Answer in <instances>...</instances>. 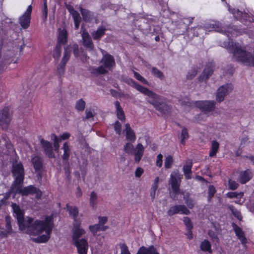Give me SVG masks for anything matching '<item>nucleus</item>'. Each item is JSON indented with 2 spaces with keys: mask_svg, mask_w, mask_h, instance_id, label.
I'll list each match as a JSON object with an SVG mask.
<instances>
[{
  "mask_svg": "<svg viewBox=\"0 0 254 254\" xmlns=\"http://www.w3.org/2000/svg\"><path fill=\"white\" fill-rule=\"evenodd\" d=\"M125 127L126 128L124 131L126 132L127 140L131 142H134L136 139V136L134 131L131 128L129 124H126Z\"/></svg>",
  "mask_w": 254,
  "mask_h": 254,
  "instance_id": "27",
  "label": "nucleus"
},
{
  "mask_svg": "<svg viewBox=\"0 0 254 254\" xmlns=\"http://www.w3.org/2000/svg\"><path fill=\"white\" fill-rule=\"evenodd\" d=\"M48 8L46 1L44 3V9L43 11V17L44 20H46L47 18Z\"/></svg>",
  "mask_w": 254,
  "mask_h": 254,
  "instance_id": "62",
  "label": "nucleus"
},
{
  "mask_svg": "<svg viewBox=\"0 0 254 254\" xmlns=\"http://www.w3.org/2000/svg\"><path fill=\"white\" fill-rule=\"evenodd\" d=\"M11 207L20 230L25 231L26 233L33 236L39 235L43 231H45V235H42L36 238H32V241L37 243H42L49 240L54 225L52 218L47 216L44 220L35 221L30 217L24 219V212L18 205L12 203Z\"/></svg>",
  "mask_w": 254,
  "mask_h": 254,
  "instance_id": "1",
  "label": "nucleus"
},
{
  "mask_svg": "<svg viewBox=\"0 0 254 254\" xmlns=\"http://www.w3.org/2000/svg\"><path fill=\"white\" fill-rule=\"evenodd\" d=\"M173 158L171 156L169 155L167 156L165 159V163L164 166L166 169H169L171 167L172 164L173 163Z\"/></svg>",
  "mask_w": 254,
  "mask_h": 254,
  "instance_id": "51",
  "label": "nucleus"
},
{
  "mask_svg": "<svg viewBox=\"0 0 254 254\" xmlns=\"http://www.w3.org/2000/svg\"><path fill=\"white\" fill-rule=\"evenodd\" d=\"M11 173L14 177L12 187L23 183L25 173L23 165L21 162H15L12 164Z\"/></svg>",
  "mask_w": 254,
  "mask_h": 254,
  "instance_id": "5",
  "label": "nucleus"
},
{
  "mask_svg": "<svg viewBox=\"0 0 254 254\" xmlns=\"http://www.w3.org/2000/svg\"><path fill=\"white\" fill-rule=\"evenodd\" d=\"M103 58L100 63L103 64L106 68L112 70L113 68L115 66L116 63L115 59L113 56L107 53L105 51L102 50Z\"/></svg>",
  "mask_w": 254,
  "mask_h": 254,
  "instance_id": "13",
  "label": "nucleus"
},
{
  "mask_svg": "<svg viewBox=\"0 0 254 254\" xmlns=\"http://www.w3.org/2000/svg\"><path fill=\"white\" fill-rule=\"evenodd\" d=\"M70 136V134L68 132L64 133L63 134L60 135L58 137V139H60V141H62L63 140H65L68 139Z\"/></svg>",
  "mask_w": 254,
  "mask_h": 254,
  "instance_id": "63",
  "label": "nucleus"
},
{
  "mask_svg": "<svg viewBox=\"0 0 254 254\" xmlns=\"http://www.w3.org/2000/svg\"><path fill=\"white\" fill-rule=\"evenodd\" d=\"M136 254H160L156 249L153 246H151L148 248L141 247L138 250Z\"/></svg>",
  "mask_w": 254,
  "mask_h": 254,
  "instance_id": "29",
  "label": "nucleus"
},
{
  "mask_svg": "<svg viewBox=\"0 0 254 254\" xmlns=\"http://www.w3.org/2000/svg\"><path fill=\"white\" fill-rule=\"evenodd\" d=\"M244 194L243 192L238 193L237 192H229L227 193V196L229 198H238L240 196L241 197Z\"/></svg>",
  "mask_w": 254,
  "mask_h": 254,
  "instance_id": "53",
  "label": "nucleus"
},
{
  "mask_svg": "<svg viewBox=\"0 0 254 254\" xmlns=\"http://www.w3.org/2000/svg\"><path fill=\"white\" fill-rule=\"evenodd\" d=\"M61 53L62 45L57 43L53 51L54 58L57 60H59V59L61 57Z\"/></svg>",
  "mask_w": 254,
  "mask_h": 254,
  "instance_id": "43",
  "label": "nucleus"
},
{
  "mask_svg": "<svg viewBox=\"0 0 254 254\" xmlns=\"http://www.w3.org/2000/svg\"><path fill=\"white\" fill-rule=\"evenodd\" d=\"M32 6L29 5L25 13L19 18V22L23 29H26L30 25Z\"/></svg>",
  "mask_w": 254,
  "mask_h": 254,
  "instance_id": "16",
  "label": "nucleus"
},
{
  "mask_svg": "<svg viewBox=\"0 0 254 254\" xmlns=\"http://www.w3.org/2000/svg\"><path fill=\"white\" fill-rule=\"evenodd\" d=\"M71 49V50H73V54L75 57H78L79 55V51L78 45L77 44H74L72 46L69 45Z\"/></svg>",
  "mask_w": 254,
  "mask_h": 254,
  "instance_id": "54",
  "label": "nucleus"
},
{
  "mask_svg": "<svg viewBox=\"0 0 254 254\" xmlns=\"http://www.w3.org/2000/svg\"><path fill=\"white\" fill-rule=\"evenodd\" d=\"M187 207L190 209H192L195 205V202L192 198H190L187 201H185Z\"/></svg>",
  "mask_w": 254,
  "mask_h": 254,
  "instance_id": "59",
  "label": "nucleus"
},
{
  "mask_svg": "<svg viewBox=\"0 0 254 254\" xmlns=\"http://www.w3.org/2000/svg\"><path fill=\"white\" fill-rule=\"evenodd\" d=\"M211 245L210 242L207 240H205L203 242H201L200 244V249L203 252H208L209 253L211 252Z\"/></svg>",
  "mask_w": 254,
  "mask_h": 254,
  "instance_id": "42",
  "label": "nucleus"
},
{
  "mask_svg": "<svg viewBox=\"0 0 254 254\" xmlns=\"http://www.w3.org/2000/svg\"><path fill=\"white\" fill-rule=\"evenodd\" d=\"M79 10L83 19L85 22H91L95 18L94 12L87 9L83 8L80 6L79 7Z\"/></svg>",
  "mask_w": 254,
  "mask_h": 254,
  "instance_id": "24",
  "label": "nucleus"
},
{
  "mask_svg": "<svg viewBox=\"0 0 254 254\" xmlns=\"http://www.w3.org/2000/svg\"><path fill=\"white\" fill-rule=\"evenodd\" d=\"M108 72V70L103 65H100L92 69L91 73L96 75L99 74H106Z\"/></svg>",
  "mask_w": 254,
  "mask_h": 254,
  "instance_id": "39",
  "label": "nucleus"
},
{
  "mask_svg": "<svg viewBox=\"0 0 254 254\" xmlns=\"http://www.w3.org/2000/svg\"><path fill=\"white\" fill-rule=\"evenodd\" d=\"M233 89V86L232 84L227 83L221 86L217 90L216 100L218 103L222 102L228 94L231 93Z\"/></svg>",
  "mask_w": 254,
  "mask_h": 254,
  "instance_id": "10",
  "label": "nucleus"
},
{
  "mask_svg": "<svg viewBox=\"0 0 254 254\" xmlns=\"http://www.w3.org/2000/svg\"><path fill=\"white\" fill-rule=\"evenodd\" d=\"M114 129L116 133L120 134L122 131V127L121 123L117 121L114 124Z\"/></svg>",
  "mask_w": 254,
  "mask_h": 254,
  "instance_id": "58",
  "label": "nucleus"
},
{
  "mask_svg": "<svg viewBox=\"0 0 254 254\" xmlns=\"http://www.w3.org/2000/svg\"><path fill=\"white\" fill-rule=\"evenodd\" d=\"M5 229L4 231L0 232V236L2 238H6L8 235L13 233L11 224V217L9 215L5 217Z\"/></svg>",
  "mask_w": 254,
  "mask_h": 254,
  "instance_id": "22",
  "label": "nucleus"
},
{
  "mask_svg": "<svg viewBox=\"0 0 254 254\" xmlns=\"http://www.w3.org/2000/svg\"><path fill=\"white\" fill-rule=\"evenodd\" d=\"M81 35L84 46L86 47L89 51H93L94 48V46L88 32L86 30H84Z\"/></svg>",
  "mask_w": 254,
  "mask_h": 254,
  "instance_id": "21",
  "label": "nucleus"
},
{
  "mask_svg": "<svg viewBox=\"0 0 254 254\" xmlns=\"http://www.w3.org/2000/svg\"><path fill=\"white\" fill-rule=\"evenodd\" d=\"M216 193V190L213 185H210L208 187V197L211 199Z\"/></svg>",
  "mask_w": 254,
  "mask_h": 254,
  "instance_id": "55",
  "label": "nucleus"
},
{
  "mask_svg": "<svg viewBox=\"0 0 254 254\" xmlns=\"http://www.w3.org/2000/svg\"><path fill=\"white\" fill-rule=\"evenodd\" d=\"M178 213L189 215L190 214V211L185 205H176L170 207L167 211L169 216H172Z\"/></svg>",
  "mask_w": 254,
  "mask_h": 254,
  "instance_id": "15",
  "label": "nucleus"
},
{
  "mask_svg": "<svg viewBox=\"0 0 254 254\" xmlns=\"http://www.w3.org/2000/svg\"><path fill=\"white\" fill-rule=\"evenodd\" d=\"M239 177L238 181L242 184H245L249 182L253 177V173L251 170L247 169L245 171H237Z\"/></svg>",
  "mask_w": 254,
  "mask_h": 254,
  "instance_id": "19",
  "label": "nucleus"
},
{
  "mask_svg": "<svg viewBox=\"0 0 254 254\" xmlns=\"http://www.w3.org/2000/svg\"><path fill=\"white\" fill-rule=\"evenodd\" d=\"M67 211L69 214L72 216V218L75 221L78 215V209L76 206H70L68 203L66 204Z\"/></svg>",
  "mask_w": 254,
  "mask_h": 254,
  "instance_id": "36",
  "label": "nucleus"
},
{
  "mask_svg": "<svg viewBox=\"0 0 254 254\" xmlns=\"http://www.w3.org/2000/svg\"><path fill=\"white\" fill-rule=\"evenodd\" d=\"M192 165V162L191 161H188L186 162V164L184 165L183 166V170L185 178L187 180H189L191 178Z\"/></svg>",
  "mask_w": 254,
  "mask_h": 254,
  "instance_id": "30",
  "label": "nucleus"
},
{
  "mask_svg": "<svg viewBox=\"0 0 254 254\" xmlns=\"http://www.w3.org/2000/svg\"><path fill=\"white\" fill-rule=\"evenodd\" d=\"M219 147V143L216 140H213L211 142V146L210 148V151L209 152V156L213 157L217 153Z\"/></svg>",
  "mask_w": 254,
  "mask_h": 254,
  "instance_id": "38",
  "label": "nucleus"
},
{
  "mask_svg": "<svg viewBox=\"0 0 254 254\" xmlns=\"http://www.w3.org/2000/svg\"><path fill=\"white\" fill-rule=\"evenodd\" d=\"M98 224L102 226H105L104 224H106L108 221V218L106 216H99L98 217Z\"/></svg>",
  "mask_w": 254,
  "mask_h": 254,
  "instance_id": "60",
  "label": "nucleus"
},
{
  "mask_svg": "<svg viewBox=\"0 0 254 254\" xmlns=\"http://www.w3.org/2000/svg\"><path fill=\"white\" fill-rule=\"evenodd\" d=\"M58 31L57 43L61 45L65 44L67 42L68 33L67 30L65 28H59Z\"/></svg>",
  "mask_w": 254,
  "mask_h": 254,
  "instance_id": "26",
  "label": "nucleus"
},
{
  "mask_svg": "<svg viewBox=\"0 0 254 254\" xmlns=\"http://www.w3.org/2000/svg\"><path fill=\"white\" fill-rule=\"evenodd\" d=\"M120 249L121 250V254H130L129 253L128 247L125 244H122L120 245Z\"/></svg>",
  "mask_w": 254,
  "mask_h": 254,
  "instance_id": "57",
  "label": "nucleus"
},
{
  "mask_svg": "<svg viewBox=\"0 0 254 254\" xmlns=\"http://www.w3.org/2000/svg\"><path fill=\"white\" fill-rule=\"evenodd\" d=\"M52 136L54 137V147L56 152H59L60 149L59 143L61 142L60 139H58V137L55 134H52Z\"/></svg>",
  "mask_w": 254,
  "mask_h": 254,
  "instance_id": "48",
  "label": "nucleus"
},
{
  "mask_svg": "<svg viewBox=\"0 0 254 254\" xmlns=\"http://www.w3.org/2000/svg\"><path fill=\"white\" fill-rule=\"evenodd\" d=\"M72 244L77 248L79 254H87L88 249V244L86 239H80V240L72 242Z\"/></svg>",
  "mask_w": 254,
  "mask_h": 254,
  "instance_id": "17",
  "label": "nucleus"
},
{
  "mask_svg": "<svg viewBox=\"0 0 254 254\" xmlns=\"http://www.w3.org/2000/svg\"><path fill=\"white\" fill-rule=\"evenodd\" d=\"M182 177V175L180 174L178 171H174L170 175L169 183L171 185L173 192L176 194L180 193V186Z\"/></svg>",
  "mask_w": 254,
  "mask_h": 254,
  "instance_id": "7",
  "label": "nucleus"
},
{
  "mask_svg": "<svg viewBox=\"0 0 254 254\" xmlns=\"http://www.w3.org/2000/svg\"><path fill=\"white\" fill-rule=\"evenodd\" d=\"M120 249L121 250V254H130L129 253L128 247L125 244H122L120 245Z\"/></svg>",
  "mask_w": 254,
  "mask_h": 254,
  "instance_id": "56",
  "label": "nucleus"
},
{
  "mask_svg": "<svg viewBox=\"0 0 254 254\" xmlns=\"http://www.w3.org/2000/svg\"><path fill=\"white\" fill-rule=\"evenodd\" d=\"M162 158L163 155L161 154H159L157 156L156 165L159 167L162 165Z\"/></svg>",
  "mask_w": 254,
  "mask_h": 254,
  "instance_id": "61",
  "label": "nucleus"
},
{
  "mask_svg": "<svg viewBox=\"0 0 254 254\" xmlns=\"http://www.w3.org/2000/svg\"><path fill=\"white\" fill-rule=\"evenodd\" d=\"M106 28L104 27H99L96 31L91 33L93 39L95 40H99L104 34Z\"/></svg>",
  "mask_w": 254,
  "mask_h": 254,
  "instance_id": "33",
  "label": "nucleus"
},
{
  "mask_svg": "<svg viewBox=\"0 0 254 254\" xmlns=\"http://www.w3.org/2000/svg\"><path fill=\"white\" fill-rule=\"evenodd\" d=\"M115 106L116 109L117 116L118 118L122 122H125L126 118L124 112L120 105V103L118 101L115 102Z\"/></svg>",
  "mask_w": 254,
  "mask_h": 254,
  "instance_id": "32",
  "label": "nucleus"
},
{
  "mask_svg": "<svg viewBox=\"0 0 254 254\" xmlns=\"http://www.w3.org/2000/svg\"><path fill=\"white\" fill-rule=\"evenodd\" d=\"M62 149L64 150V154L62 156V159L64 161H67L69 159L70 154V149L69 145L67 142L64 143Z\"/></svg>",
  "mask_w": 254,
  "mask_h": 254,
  "instance_id": "35",
  "label": "nucleus"
},
{
  "mask_svg": "<svg viewBox=\"0 0 254 254\" xmlns=\"http://www.w3.org/2000/svg\"><path fill=\"white\" fill-rule=\"evenodd\" d=\"M133 74H134V77L137 80L140 81L142 83H143L144 84L148 85V82L143 76H142L139 73H138L137 72H136L135 71H133Z\"/></svg>",
  "mask_w": 254,
  "mask_h": 254,
  "instance_id": "49",
  "label": "nucleus"
},
{
  "mask_svg": "<svg viewBox=\"0 0 254 254\" xmlns=\"http://www.w3.org/2000/svg\"><path fill=\"white\" fill-rule=\"evenodd\" d=\"M143 173V170L140 167H138L135 172V176L136 177L139 178Z\"/></svg>",
  "mask_w": 254,
  "mask_h": 254,
  "instance_id": "64",
  "label": "nucleus"
},
{
  "mask_svg": "<svg viewBox=\"0 0 254 254\" xmlns=\"http://www.w3.org/2000/svg\"><path fill=\"white\" fill-rule=\"evenodd\" d=\"M229 11L233 14L234 16L239 20H247L249 17L248 14L246 12H243L240 11L238 9L230 8Z\"/></svg>",
  "mask_w": 254,
  "mask_h": 254,
  "instance_id": "28",
  "label": "nucleus"
},
{
  "mask_svg": "<svg viewBox=\"0 0 254 254\" xmlns=\"http://www.w3.org/2000/svg\"><path fill=\"white\" fill-rule=\"evenodd\" d=\"M215 67V64L213 62H210L207 64L202 73L199 75V76L197 78L198 81L199 82H202L204 81L205 82H207V80L209 78V77L212 75L214 69Z\"/></svg>",
  "mask_w": 254,
  "mask_h": 254,
  "instance_id": "12",
  "label": "nucleus"
},
{
  "mask_svg": "<svg viewBox=\"0 0 254 254\" xmlns=\"http://www.w3.org/2000/svg\"><path fill=\"white\" fill-rule=\"evenodd\" d=\"M212 25V28H214L215 31L226 34L229 39L231 37L237 36L239 33V31L234 26L222 27L221 24L219 22L215 23L214 24Z\"/></svg>",
  "mask_w": 254,
  "mask_h": 254,
  "instance_id": "9",
  "label": "nucleus"
},
{
  "mask_svg": "<svg viewBox=\"0 0 254 254\" xmlns=\"http://www.w3.org/2000/svg\"><path fill=\"white\" fill-rule=\"evenodd\" d=\"M68 10L72 15L74 21H81V18L78 11L74 10L73 7L68 8Z\"/></svg>",
  "mask_w": 254,
  "mask_h": 254,
  "instance_id": "44",
  "label": "nucleus"
},
{
  "mask_svg": "<svg viewBox=\"0 0 254 254\" xmlns=\"http://www.w3.org/2000/svg\"><path fill=\"white\" fill-rule=\"evenodd\" d=\"M151 71L154 76L158 78L160 80H164V75L163 73L157 68L152 67Z\"/></svg>",
  "mask_w": 254,
  "mask_h": 254,
  "instance_id": "41",
  "label": "nucleus"
},
{
  "mask_svg": "<svg viewBox=\"0 0 254 254\" xmlns=\"http://www.w3.org/2000/svg\"><path fill=\"white\" fill-rule=\"evenodd\" d=\"M85 233V230L80 227V224H74L72 230V242L80 240V238Z\"/></svg>",
  "mask_w": 254,
  "mask_h": 254,
  "instance_id": "20",
  "label": "nucleus"
},
{
  "mask_svg": "<svg viewBox=\"0 0 254 254\" xmlns=\"http://www.w3.org/2000/svg\"><path fill=\"white\" fill-rule=\"evenodd\" d=\"M229 209L231 211L233 215L236 217L238 219L241 220L242 218V216L241 213L237 209H236L233 206L231 205L229 206Z\"/></svg>",
  "mask_w": 254,
  "mask_h": 254,
  "instance_id": "46",
  "label": "nucleus"
},
{
  "mask_svg": "<svg viewBox=\"0 0 254 254\" xmlns=\"http://www.w3.org/2000/svg\"><path fill=\"white\" fill-rule=\"evenodd\" d=\"M12 191L14 192V195L20 194L22 196H27L36 194V197L37 198H40L42 196V191L38 188L32 185L23 187L22 184H19L12 187Z\"/></svg>",
  "mask_w": 254,
  "mask_h": 254,
  "instance_id": "4",
  "label": "nucleus"
},
{
  "mask_svg": "<svg viewBox=\"0 0 254 254\" xmlns=\"http://www.w3.org/2000/svg\"><path fill=\"white\" fill-rule=\"evenodd\" d=\"M216 102L214 101H198L195 102L196 107L206 113L213 111L215 109Z\"/></svg>",
  "mask_w": 254,
  "mask_h": 254,
  "instance_id": "14",
  "label": "nucleus"
},
{
  "mask_svg": "<svg viewBox=\"0 0 254 254\" xmlns=\"http://www.w3.org/2000/svg\"><path fill=\"white\" fill-rule=\"evenodd\" d=\"M231 46L232 52L233 54V58L238 62H240L246 65H254V56L252 54L247 51L245 48L241 46L233 43Z\"/></svg>",
  "mask_w": 254,
  "mask_h": 254,
  "instance_id": "3",
  "label": "nucleus"
},
{
  "mask_svg": "<svg viewBox=\"0 0 254 254\" xmlns=\"http://www.w3.org/2000/svg\"><path fill=\"white\" fill-rule=\"evenodd\" d=\"M85 102L83 99H81L76 103L75 108L80 111H83L85 109Z\"/></svg>",
  "mask_w": 254,
  "mask_h": 254,
  "instance_id": "47",
  "label": "nucleus"
},
{
  "mask_svg": "<svg viewBox=\"0 0 254 254\" xmlns=\"http://www.w3.org/2000/svg\"><path fill=\"white\" fill-rule=\"evenodd\" d=\"M232 225L236 235L241 242L242 244L243 245L246 244L247 243V240L245 236L244 232L242 229L234 223H233Z\"/></svg>",
  "mask_w": 254,
  "mask_h": 254,
  "instance_id": "25",
  "label": "nucleus"
},
{
  "mask_svg": "<svg viewBox=\"0 0 254 254\" xmlns=\"http://www.w3.org/2000/svg\"><path fill=\"white\" fill-rule=\"evenodd\" d=\"M197 73V68L196 67H192L189 70L187 75L186 78L188 80H191L193 79Z\"/></svg>",
  "mask_w": 254,
  "mask_h": 254,
  "instance_id": "45",
  "label": "nucleus"
},
{
  "mask_svg": "<svg viewBox=\"0 0 254 254\" xmlns=\"http://www.w3.org/2000/svg\"><path fill=\"white\" fill-rule=\"evenodd\" d=\"M125 82L128 85L135 88L137 90H138V91H139L141 93H142V91L145 88V87L138 84L136 81H135L132 78H127Z\"/></svg>",
  "mask_w": 254,
  "mask_h": 254,
  "instance_id": "34",
  "label": "nucleus"
},
{
  "mask_svg": "<svg viewBox=\"0 0 254 254\" xmlns=\"http://www.w3.org/2000/svg\"><path fill=\"white\" fill-rule=\"evenodd\" d=\"M189 133L186 127H184L182 129L181 132V143L183 144H185V140L189 138Z\"/></svg>",
  "mask_w": 254,
  "mask_h": 254,
  "instance_id": "50",
  "label": "nucleus"
},
{
  "mask_svg": "<svg viewBox=\"0 0 254 254\" xmlns=\"http://www.w3.org/2000/svg\"><path fill=\"white\" fill-rule=\"evenodd\" d=\"M71 49L69 45H67L64 47V56L57 67V73L60 76L63 75L65 71V66L67 62L69 60Z\"/></svg>",
  "mask_w": 254,
  "mask_h": 254,
  "instance_id": "8",
  "label": "nucleus"
},
{
  "mask_svg": "<svg viewBox=\"0 0 254 254\" xmlns=\"http://www.w3.org/2000/svg\"><path fill=\"white\" fill-rule=\"evenodd\" d=\"M124 149L126 153L134 155V161L136 163L140 161L144 153V147L141 143H138L134 148L131 142H127L125 145Z\"/></svg>",
  "mask_w": 254,
  "mask_h": 254,
  "instance_id": "6",
  "label": "nucleus"
},
{
  "mask_svg": "<svg viewBox=\"0 0 254 254\" xmlns=\"http://www.w3.org/2000/svg\"><path fill=\"white\" fill-rule=\"evenodd\" d=\"M98 203V196L97 193L93 191L91 192L89 198V204L93 209H96Z\"/></svg>",
  "mask_w": 254,
  "mask_h": 254,
  "instance_id": "37",
  "label": "nucleus"
},
{
  "mask_svg": "<svg viewBox=\"0 0 254 254\" xmlns=\"http://www.w3.org/2000/svg\"><path fill=\"white\" fill-rule=\"evenodd\" d=\"M183 222L185 225L186 226L187 230L189 231V232L190 234V239H192V232L191 229L192 228V225L191 223V221L190 218L188 217H185L184 218Z\"/></svg>",
  "mask_w": 254,
  "mask_h": 254,
  "instance_id": "40",
  "label": "nucleus"
},
{
  "mask_svg": "<svg viewBox=\"0 0 254 254\" xmlns=\"http://www.w3.org/2000/svg\"><path fill=\"white\" fill-rule=\"evenodd\" d=\"M31 163L36 172L41 173L43 169V160L42 158L35 156L31 159Z\"/></svg>",
  "mask_w": 254,
  "mask_h": 254,
  "instance_id": "23",
  "label": "nucleus"
},
{
  "mask_svg": "<svg viewBox=\"0 0 254 254\" xmlns=\"http://www.w3.org/2000/svg\"><path fill=\"white\" fill-rule=\"evenodd\" d=\"M109 228L107 226H102L99 224H96L93 225H90L89 227V230L93 234V236H96L98 231H104Z\"/></svg>",
  "mask_w": 254,
  "mask_h": 254,
  "instance_id": "31",
  "label": "nucleus"
},
{
  "mask_svg": "<svg viewBox=\"0 0 254 254\" xmlns=\"http://www.w3.org/2000/svg\"><path fill=\"white\" fill-rule=\"evenodd\" d=\"M11 114L8 107L4 108L0 112V126L3 129H7L11 121Z\"/></svg>",
  "mask_w": 254,
  "mask_h": 254,
  "instance_id": "11",
  "label": "nucleus"
},
{
  "mask_svg": "<svg viewBox=\"0 0 254 254\" xmlns=\"http://www.w3.org/2000/svg\"><path fill=\"white\" fill-rule=\"evenodd\" d=\"M229 188L231 190H235L239 187V184L236 181L230 179L228 181Z\"/></svg>",
  "mask_w": 254,
  "mask_h": 254,
  "instance_id": "52",
  "label": "nucleus"
},
{
  "mask_svg": "<svg viewBox=\"0 0 254 254\" xmlns=\"http://www.w3.org/2000/svg\"><path fill=\"white\" fill-rule=\"evenodd\" d=\"M142 93L147 96L146 98V101L153 105L155 109L161 114L165 115L170 112L171 107L164 101V100L160 96L146 87Z\"/></svg>",
  "mask_w": 254,
  "mask_h": 254,
  "instance_id": "2",
  "label": "nucleus"
},
{
  "mask_svg": "<svg viewBox=\"0 0 254 254\" xmlns=\"http://www.w3.org/2000/svg\"><path fill=\"white\" fill-rule=\"evenodd\" d=\"M40 141L44 153L50 158H55L53 147L51 143L43 138H41Z\"/></svg>",
  "mask_w": 254,
  "mask_h": 254,
  "instance_id": "18",
  "label": "nucleus"
}]
</instances>
